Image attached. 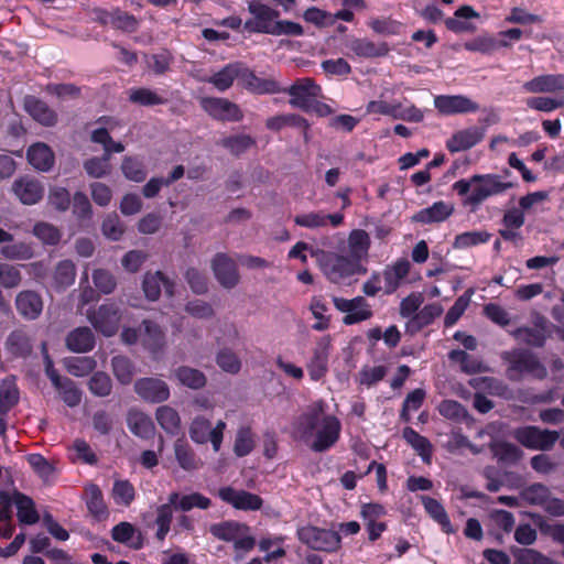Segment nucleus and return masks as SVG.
<instances>
[{
    "label": "nucleus",
    "instance_id": "obj_1",
    "mask_svg": "<svg viewBox=\"0 0 564 564\" xmlns=\"http://www.w3.org/2000/svg\"><path fill=\"white\" fill-rule=\"evenodd\" d=\"M512 187L509 182H502L498 174H475L469 178H460L453 184V189L459 196H466L465 204L478 206L487 198L505 193Z\"/></svg>",
    "mask_w": 564,
    "mask_h": 564
},
{
    "label": "nucleus",
    "instance_id": "obj_2",
    "mask_svg": "<svg viewBox=\"0 0 564 564\" xmlns=\"http://www.w3.org/2000/svg\"><path fill=\"white\" fill-rule=\"evenodd\" d=\"M502 359L508 364L507 376L512 381L520 380L523 375H531L539 380L547 376L545 366L529 349L518 348L506 351Z\"/></svg>",
    "mask_w": 564,
    "mask_h": 564
},
{
    "label": "nucleus",
    "instance_id": "obj_3",
    "mask_svg": "<svg viewBox=\"0 0 564 564\" xmlns=\"http://www.w3.org/2000/svg\"><path fill=\"white\" fill-rule=\"evenodd\" d=\"M514 440L528 449L551 451L560 438L557 431L540 429L535 425L517 427L513 432Z\"/></svg>",
    "mask_w": 564,
    "mask_h": 564
},
{
    "label": "nucleus",
    "instance_id": "obj_4",
    "mask_svg": "<svg viewBox=\"0 0 564 564\" xmlns=\"http://www.w3.org/2000/svg\"><path fill=\"white\" fill-rule=\"evenodd\" d=\"M296 534L297 539L312 550L332 553L340 547V536L333 530L305 525L299 528Z\"/></svg>",
    "mask_w": 564,
    "mask_h": 564
},
{
    "label": "nucleus",
    "instance_id": "obj_5",
    "mask_svg": "<svg viewBox=\"0 0 564 564\" xmlns=\"http://www.w3.org/2000/svg\"><path fill=\"white\" fill-rule=\"evenodd\" d=\"M282 93L291 97L289 104L293 108L308 112L310 104L322 97V87L313 78L302 77L297 78L290 87H283Z\"/></svg>",
    "mask_w": 564,
    "mask_h": 564
},
{
    "label": "nucleus",
    "instance_id": "obj_6",
    "mask_svg": "<svg viewBox=\"0 0 564 564\" xmlns=\"http://www.w3.org/2000/svg\"><path fill=\"white\" fill-rule=\"evenodd\" d=\"M87 317L97 332L106 337H111L118 332L121 310L115 302H107L97 310L88 312Z\"/></svg>",
    "mask_w": 564,
    "mask_h": 564
},
{
    "label": "nucleus",
    "instance_id": "obj_7",
    "mask_svg": "<svg viewBox=\"0 0 564 564\" xmlns=\"http://www.w3.org/2000/svg\"><path fill=\"white\" fill-rule=\"evenodd\" d=\"M248 11L252 14V18L245 22L243 29L249 33L270 34L272 24L280 17L278 10L258 0L248 3Z\"/></svg>",
    "mask_w": 564,
    "mask_h": 564
},
{
    "label": "nucleus",
    "instance_id": "obj_8",
    "mask_svg": "<svg viewBox=\"0 0 564 564\" xmlns=\"http://www.w3.org/2000/svg\"><path fill=\"white\" fill-rule=\"evenodd\" d=\"M200 107L213 119L221 122H239L243 119V111L239 105L220 97H204Z\"/></svg>",
    "mask_w": 564,
    "mask_h": 564
},
{
    "label": "nucleus",
    "instance_id": "obj_9",
    "mask_svg": "<svg viewBox=\"0 0 564 564\" xmlns=\"http://www.w3.org/2000/svg\"><path fill=\"white\" fill-rule=\"evenodd\" d=\"M336 310L346 313L343 317L345 325H355L372 317L373 313L370 305L364 296H356L347 300L339 296L333 297Z\"/></svg>",
    "mask_w": 564,
    "mask_h": 564
},
{
    "label": "nucleus",
    "instance_id": "obj_10",
    "mask_svg": "<svg viewBox=\"0 0 564 564\" xmlns=\"http://www.w3.org/2000/svg\"><path fill=\"white\" fill-rule=\"evenodd\" d=\"M341 423L333 414H327L322 420L319 430L316 431L315 438L311 444V449L315 453H323L332 448L339 440Z\"/></svg>",
    "mask_w": 564,
    "mask_h": 564
},
{
    "label": "nucleus",
    "instance_id": "obj_11",
    "mask_svg": "<svg viewBox=\"0 0 564 564\" xmlns=\"http://www.w3.org/2000/svg\"><path fill=\"white\" fill-rule=\"evenodd\" d=\"M218 497L237 510L258 511L263 507V499L259 495L243 489L237 490L231 486L219 488Z\"/></svg>",
    "mask_w": 564,
    "mask_h": 564
},
{
    "label": "nucleus",
    "instance_id": "obj_12",
    "mask_svg": "<svg viewBox=\"0 0 564 564\" xmlns=\"http://www.w3.org/2000/svg\"><path fill=\"white\" fill-rule=\"evenodd\" d=\"M435 109L443 116L474 113L479 105L464 95H438L434 98Z\"/></svg>",
    "mask_w": 564,
    "mask_h": 564
},
{
    "label": "nucleus",
    "instance_id": "obj_13",
    "mask_svg": "<svg viewBox=\"0 0 564 564\" xmlns=\"http://www.w3.org/2000/svg\"><path fill=\"white\" fill-rule=\"evenodd\" d=\"M239 83L245 89L254 95L281 94L283 87L274 78H261L256 73L241 63Z\"/></svg>",
    "mask_w": 564,
    "mask_h": 564
},
{
    "label": "nucleus",
    "instance_id": "obj_14",
    "mask_svg": "<svg viewBox=\"0 0 564 564\" xmlns=\"http://www.w3.org/2000/svg\"><path fill=\"white\" fill-rule=\"evenodd\" d=\"M212 270L216 280L225 289H234L240 282L237 264L227 253L218 252L214 256Z\"/></svg>",
    "mask_w": 564,
    "mask_h": 564
},
{
    "label": "nucleus",
    "instance_id": "obj_15",
    "mask_svg": "<svg viewBox=\"0 0 564 564\" xmlns=\"http://www.w3.org/2000/svg\"><path fill=\"white\" fill-rule=\"evenodd\" d=\"M12 192L23 205H35L43 198L45 188L40 180L24 175L13 182Z\"/></svg>",
    "mask_w": 564,
    "mask_h": 564
},
{
    "label": "nucleus",
    "instance_id": "obj_16",
    "mask_svg": "<svg viewBox=\"0 0 564 564\" xmlns=\"http://www.w3.org/2000/svg\"><path fill=\"white\" fill-rule=\"evenodd\" d=\"M135 393L150 403H161L170 398V388L158 378H140L134 382Z\"/></svg>",
    "mask_w": 564,
    "mask_h": 564
},
{
    "label": "nucleus",
    "instance_id": "obj_17",
    "mask_svg": "<svg viewBox=\"0 0 564 564\" xmlns=\"http://www.w3.org/2000/svg\"><path fill=\"white\" fill-rule=\"evenodd\" d=\"M142 289L149 301L159 300L162 289H164L167 296L174 295V282L160 270L144 274Z\"/></svg>",
    "mask_w": 564,
    "mask_h": 564
},
{
    "label": "nucleus",
    "instance_id": "obj_18",
    "mask_svg": "<svg viewBox=\"0 0 564 564\" xmlns=\"http://www.w3.org/2000/svg\"><path fill=\"white\" fill-rule=\"evenodd\" d=\"M485 137L484 128L469 127L455 132L447 141L446 149L451 153L466 151L477 145Z\"/></svg>",
    "mask_w": 564,
    "mask_h": 564
},
{
    "label": "nucleus",
    "instance_id": "obj_19",
    "mask_svg": "<svg viewBox=\"0 0 564 564\" xmlns=\"http://www.w3.org/2000/svg\"><path fill=\"white\" fill-rule=\"evenodd\" d=\"M530 94L564 93V74H543L525 82L522 86Z\"/></svg>",
    "mask_w": 564,
    "mask_h": 564
},
{
    "label": "nucleus",
    "instance_id": "obj_20",
    "mask_svg": "<svg viewBox=\"0 0 564 564\" xmlns=\"http://www.w3.org/2000/svg\"><path fill=\"white\" fill-rule=\"evenodd\" d=\"M24 108L36 122L44 127H53L57 123V112L37 97L26 96Z\"/></svg>",
    "mask_w": 564,
    "mask_h": 564
},
{
    "label": "nucleus",
    "instance_id": "obj_21",
    "mask_svg": "<svg viewBox=\"0 0 564 564\" xmlns=\"http://www.w3.org/2000/svg\"><path fill=\"white\" fill-rule=\"evenodd\" d=\"M294 223L300 227L310 229L325 227L329 223L332 227L336 228L343 225L344 215L341 213L324 214L323 212H311L296 215Z\"/></svg>",
    "mask_w": 564,
    "mask_h": 564
},
{
    "label": "nucleus",
    "instance_id": "obj_22",
    "mask_svg": "<svg viewBox=\"0 0 564 564\" xmlns=\"http://www.w3.org/2000/svg\"><path fill=\"white\" fill-rule=\"evenodd\" d=\"M454 213L452 204L444 200L433 203L432 206L422 208L412 216V221L417 224H434L445 221Z\"/></svg>",
    "mask_w": 564,
    "mask_h": 564
},
{
    "label": "nucleus",
    "instance_id": "obj_23",
    "mask_svg": "<svg viewBox=\"0 0 564 564\" xmlns=\"http://www.w3.org/2000/svg\"><path fill=\"white\" fill-rule=\"evenodd\" d=\"M96 339L93 330L87 326H79L70 330L65 338V346L69 351L83 354L94 349Z\"/></svg>",
    "mask_w": 564,
    "mask_h": 564
},
{
    "label": "nucleus",
    "instance_id": "obj_24",
    "mask_svg": "<svg viewBox=\"0 0 564 564\" xmlns=\"http://www.w3.org/2000/svg\"><path fill=\"white\" fill-rule=\"evenodd\" d=\"M17 311L26 319L37 318L43 310V301L34 291H21L15 297Z\"/></svg>",
    "mask_w": 564,
    "mask_h": 564
},
{
    "label": "nucleus",
    "instance_id": "obj_25",
    "mask_svg": "<svg viewBox=\"0 0 564 564\" xmlns=\"http://www.w3.org/2000/svg\"><path fill=\"white\" fill-rule=\"evenodd\" d=\"M83 499L89 513L98 521L105 520L109 516L107 505L104 500L101 489L96 484H89L85 487Z\"/></svg>",
    "mask_w": 564,
    "mask_h": 564
},
{
    "label": "nucleus",
    "instance_id": "obj_26",
    "mask_svg": "<svg viewBox=\"0 0 564 564\" xmlns=\"http://www.w3.org/2000/svg\"><path fill=\"white\" fill-rule=\"evenodd\" d=\"M26 156L29 163L42 172L50 171L55 163L54 152L47 144L43 142H36L32 144L28 149Z\"/></svg>",
    "mask_w": 564,
    "mask_h": 564
},
{
    "label": "nucleus",
    "instance_id": "obj_27",
    "mask_svg": "<svg viewBox=\"0 0 564 564\" xmlns=\"http://www.w3.org/2000/svg\"><path fill=\"white\" fill-rule=\"evenodd\" d=\"M6 348L14 358H26L32 354L33 341L25 330L15 329L8 336Z\"/></svg>",
    "mask_w": 564,
    "mask_h": 564
},
{
    "label": "nucleus",
    "instance_id": "obj_28",
    "mask_svg": "<svg viewBox=\"0 0 564 564\" xmlns=\"http://www.w3.org/2000/svg\"><path fill=\"white\" fill-rule=\"evenodd\" d=\"M325 408L326 403L323 400H317L300 416L299 424L303 436L313 435L316 429L322 425Z\"/></svg>",
    "mask_w": 564,
    "mask_h": 564
},
{
    "label": "nucleus",
    "instance_id": "obj_29",
    "mask_svg": "<svg viewBox=\"0 0 564 564\" xmlns=\"http://www.w3.org/2000/svg\"><path fill=\"white\" fill-rule=\"evenodd\" d=\"M347 47L358 57L375 58L386 56L389 47L386 43L376 44L368 39H352L347 43Z\"/></svg>",
    "mask_w": 564,
    "mask_h": 564
},
{
    "label": "nucleus",
    "instance_id": "obj_30",
    "mask_svg": "<svg viewBox=\"0 0 564 564\" xmlns=\"http://www.w3.org/2000/svg\"><path fill=\"white\" fill-rule=\"evenodd\" d=\"M479 13L471 6H462L455 13L454 18L445 19L444 23L447 30L454 33H464L474 31V25L470 22L462 21L460 19H478Z\"/></svg>",
    "mask_w": 564,
    "mask_h": 564
},
{
    "label": "nucleus",
    "instance_id": "obj_31",
    "mask_svg": "<svg viewBox=\"0 0 564 564\" xmlns=\"http://www.w3.org/2000/svg\"><path fill=\"white\" fill-rule=\"evenodd\" d=\"M13 501L18 509L17 517L21 524L32 525L39 522L40 516L32 498L20 491H14Z\"/></svg>",
    "mask_w": 564,
    "mask_h": 564
},
{
    "label": "nucleus",
    "instance_id": "obj_32",
    "mask_svg": "<svg viewBox=\"0 0 564 564\" xmlns=\"http://www.w3.org/2000/svg\"><path fill=\"white\" fill-rule=\"evenodd\" d=\"M240 69L241 62L229 63L210 76L207 82L217 90L226 91L232 86L235 79H240Z\"/></svg>",
    "mask_w": 564,
    "mask_h": 564
},
{
    "label": "nucleus",
    "instance_id": "obj_33",
    "mask_svg": "<svg viewBox=\"0 0 564 564\" xmlns=\"http://www.w3.org/2000/svg\"><path fill=\"white\" fill-rule=\"evenodd\" d=\"M174 454L180 467L186 471L198 469L203 463L194 449L184 438H177L174 443Z\"/></svg>",
    "mask_w": 564,
    "mask_h": 564
},
{
    "label": "nucleus",
    "instance_id": "obj_34",
    "mask_svg": "<svg viewBox=\"0 0 564 564\" xmlns=\"http://www.w3.org/2000/svg\"><path fill=\"white\" fill-rule=\"evenodd\" d=\"M410 267L406 259H399L391 268L384 270V292L387 294H391L400 288L402 280L409 274Z\"/></svg>",
    "mask_w": 564,
    "mask_h": 564
},
{
    "label": "nucleus",
    "instance_id": "obj_35",
    "mask_svg": "<svg viewBox=\"0 0 564 564\" xmlns=\"http://www.w3.org/2000/svg\"><path fill=\"white\" fill-rule=\"evenodd\" d=\"M178 500V494L173 492L169 497V503L161 505L156 509V519L155 523L158 525V531L155 533V536L159 541H164L167 533L170 532L171 522L173 519V508L172 506H175Z\"/></svg>",
    "mask_w": 564,
    "mask_h": 564
},
{
    "label": "nucleus",
    "instance_id": "obj_36",
    "mask_svg": "<svg viewBox=\"0 0 564 564\" xmlns=\"http://www.w3.org/2000/svg\"><path fill=\"white\" fill-rule=\"evenodd\" d=\"M442 313L443 308L440 304H426L410 318V321L406 323V329L411 333L419 332L422 328L431 325Z\"/></svg>",
    "mask_w": 564,
    "mask_h": 564
},
{
    "label": "nucleus",
    "instance_id": "obj_37",
    "mask_svg": "<svg viewBox=\"0 0 564 564\" xmlns=\"http://www.w3.org/2000/svg\"><path fill=\"white\" fill-rule=\"evenodd\" d=\"M20 400L15 377H7L0 383V414L7 415Z\"/></svg>",
    "mask_w": 564,
    "mask_h": 564
},
{
    "label": "nucleus",
    "instance_id": "obj_38",
    "mask_svg": "<svg viewBox=\"0 0 564 564\" xmlns=\"http://www.w3.org/2000/svg\"><path fill=\"white\" fill-rule=\"evenodd\" d=\"M111 538L118 543L129 545L134 550L142 547V535L137 532L135 528L130 522H120L111 529Z\"/></svg>",
    "mask_w": 564,
    "mask_h": 564
},
{
    "label": "nucleus",
    "instance_id": "obj_39",
    "mask_svg": "<svg viewBox=\"0 0 564 564\" xmlns=\"http://www.w3.org/2000/svg\"><path fill=\"white\" fill-rule=\"evenodd\" d=\"M142 325L144 329L141 335L142 345L153 354L160 351L165 344L163 330L156 323L149 319H144Z\"/></svg>",
    "mask_w": 564,
    "mask_h": 564
},
{
    "label": "nucleus",
    "instance_id": "obj_40",
    "mask_svg": "<svg viewBox=\"0 0 564 564\" xmlns=\"http://www.w3.org/2000/svg\"><path fill=\"white\" fill-rule=\"evenodd\" d=\"M127 424L131 433L141 438H150L154 434L155 427L152 419L142 412L129 411Z\"/></svg>",
    "mask_w": 564,
    "mask_h": 564
},
{
    "label": "nucleus",
    "instance_id": "obj_41",
    "mask_svg": "<svg viewBox=\"0 0 564 564\" xmlns=\"http://www.w3.org/2000/svg\"><path fill=\"white\" fill-rule=\"evenodd\" d=\"M354 267V262L347 257L334 256L325 263V272L333 282H337L352 275L355 273Z\"/></svg>",
    "mask_w": 564,
    "mask_h": 564
},
{
    "label": "nucleus",
    "instance_id": "obj_42",
    "mask_svg": "<svg viewBox=\"0 0 564 564\" xmlns=\"http://www.w3.org/2000/svg\"><path fill=\"white\" fill-rule=\"evenodd\" d=\"M257 141L250 134H232L218 141V145L226 149L231 155L239 158L249 149L254 147Z\"/></svg>",
    "mask_w": 564,
    "mask_h": 564
},
{
    "label": "nucleus",
    "instance_id": "obj_43",
    "mask_svg": "<svg viewBox=\"0 0 564 564\" xmlns=\"http://www.w3.org/2000/svg\"><path fill=\"white\" fill-rule=\"evenodd\" d=\"M421 501L426 513L442 527V530L445 533H452V523L443 505L429 496H421Z\"/></svg>",
    "mask_w": 564,
    "mask_h": 564
},
{
    "label": "nucleus",
    "instance_id": "obj_44",
    "mask_svg": "<svg viewBox=\"0 0 564 564\" xmlns=\"http://www.w3.org/2000/svg\"><path fill=\"white\" fill-rule=\"evenodd\" d=\"M174 376L182 386L192 390H199L204 388L207 382L203 371L188 366H180L176 368Z\"/></svg>",
    "mask_w": 564,
    "mask_h": 564
},
{
    "label": "nucleus",
    "instance_id": "obj_45",
    "mask_svg": "<svg viewBox=\"0 0 564 564\" xmlns=\"http://www.w3.org/2000/svg\"><path fill=\"white\" fill-rule=\"evenodd\" d=\"M402 436L406 443L410 444L412 448L417 453V455L421 456L423 462H431L432 444L425 436L419 434L414 429L410 426L403 429Z\"/></svg>",
    "mask_w": 564,
    "mask_h": 564
},
{
    "label": "nucleus",
    "instance_id": "obj_46",
    "mask_svg": "<svg viewBox=\"0 0 564 564\" xmlns=\"http://www.w3.org/2000/svg\"><path fill=\"white\" fill-rule=\"evenodd\" d=\"M489 447L498 462L503 464H516L523 456V452L517 445L509 442H491Z\"/></svg>",
    "mask_w": 564,
    "mask_h": 564
},
{
    "label": "nucleus",
    "instance_id": "obj_47",
    "mask_svg": "<svg viewBox=\"0 0 564 564\" xmlns=\"http://www.w3.org/2000/svg\"><path fill=\"white\" fill-rule=\"evenodd\" d=\"M155 419L159 425L171 435H177L181 431V417L178 412L169 406L161 405L156 409Z\"/></svg>",
    "mask_w": 564,
    "mask_h": 564
},
{
    "label": "nucleus",
    "instance_id": "obj_48",
    "mask_svg": "<svg viewBox=\"0 0 564 564\" xmlns=\"http://www.w3.org/2000/svg\"><path fill=\"white\" fill-rule=\"evenodd\" d=\"M328 370V351L326 346L319 345L314 349L313 357L307 364L311 380H321Z\"/></svg>",
    "mask_w": 564,
    "mask_h": 564
},
{
    "label": "nucleus",
    "instance_id": "obj_49",
    "mask_svg": "<svg viewBox=\"0 0 564 564\" xmlns=\"http://www.w3.org/2000/svg\"><path fill=\"white\" fill-rule=\"evenodd\" d=\"M513 337L527 344L528 346L542 348L546 341V334L544 327H518L513 333Z\"/></svg>",
    "mask_w": 564,
    "mask_h": 564
},
{
    "label": "nucleus",
    "instance_id": "obj_50",
    "mask_svg": "<svg viewBox=\"0 0 564 564\" xmlns=\"http://www.w3.org/2000/svg\"><path fill=\"white\" fill-rule=\"evenodd\" d=\"M76 267L72 260H62L54 270L53 280L57 290H65L75 282Z\"/></svg>",
    "mask_w": 564,
    "mask_h": 564
},
{
    "label": "nucleus",
    "instance_id": "obj_51",
    "mask_svg": "<svg viewBox=\"0 0 564 564\" xmlns=\"http://www.w3.org/2000/svg\"><path fill=\"white\" fill-rule=\"evenodd\" d=\"M111 368L116 379L121 384L131 383L134 376V365L127 356L118 355L111 359Z\"/></svg>",
    "mask_w": 564,
    "mask_h": 564
},
{
    "label": "nucleus",
    "instance_id": "obj_52",
    "mask_svg": "<svg viewBox=\"0 0 564 564\" xmlns=\"http://www.w3.org/2000/svg\"><path fill=\"white\" fill-rule=\"evenodd\" d=\"M129 101L143 107H152L164 105L167 100L150 88L139 87L130 90Z\"/></svg>",
    "mask_w": 564,
    "mask_h": 564
},
{
    "label": "nucleus",
    "instance_id": "obj_53",
    "mask_svg": "<svg viewBox=\"0 0 564 564\" xmlns=\"http://www.w3.org/2000/svg\"><path fill=\"white\" fill-rule=\"evenodd\" d=\"M66 370L75 377H84L93 372L97 366L93 357H69L64 361Z\"/></svg>",
    "mask_w": 564,
    "mask_h": 564
},
{
    "label": "nucleus",
    "instance_id": "obj_54",
    "mask_svg": "<svg viewBox=\"0 0 564 564\" xmlns=\"http://www.w3.org/2000/svg\"><path fill=\"white\" fill-rule=\"evenodd\" d=\"M371 245L368 232L364 229H354L348 236V246L352 256L361 258L369 251Z\"/></svg>",
    "mask_w": 564,
    "mask_h": 564
},
{
    "label": "nucleus",
    "instance_id": "obj_55",
    "mask_svg": "<svg viewBox=\"0 0 564 564\" xmlns=\"http://www.w3.org/2000/svg\"><path fill=\"white\" fill-rule=\"evenodd\" d=\"M111 14H112L111 26L113 29L120 30V31L127 32V33H133L138 30L139 21L133 14H130V13L121 10L120 8H113L111 10Z\"/></svg>",
    "mask_w": 564,
    "mask_h": 564
},
{
    "label": "nucleus",
    "instance_id": "obj_56",
    "mask_svg": "<svg viewBox=\"0 0 564 564\" xmlns=\"http://www.w3.org/2000/svg\"><path fill=\"white\" fill-rule=\"evenodd\" d=\"M310 310L313 316L317 319L312 325L314 330L323 332L329 328L330 317L324 313L327 312L328 307L322 296H313L310 304Z\"/></svg>",
    "mask_w": 564,
    "mask_h": 564
},
{
    "label": "nucleus",
    "instance_id": "obj_57",
    "mask_svg": "<svg viewBox=\"0 0 564 564\" xmlns=\"http://www.w3.org/2000/svg\"><path fill=\"white\" fill-rule=\"evenodd\" d=\"M121 171L126 178L132 182H143L147 177L144 164L137 158L124 156L121 163Z\"/></svg>",
    "mask_w": 564,
    "mask_h": 564
},
{
    "label": "nucleus",
    "instance_id": "obj_58",
    "mask_svg": "<svg viewBox=\"0 0 564 564\" xmlns=\"http://www.w3.org/2000/svg\"><path fill=\"white\" fill-rule=\"evenodd\" d=\"M491 235L487 231H465L457 235L454 239L455 249H466L489 241Z\"/></svg>",
    "mask_w": 564,
    "mask_h": 564
},
{
    "label": "nucleus",
    "instance_id": "obj_59",
    "mask_svg": "<svg viewBox=\"0 0 564 564\" xmlns=\"http://www.w3.org/2000/svg\"><path fill=\"white\" fill-rule=\"evenodd\" d=\"M33 235L48 246H56L62 239L59 229L45 221H40L34 225Z\"/></svg>",
    "mask_w": 564,
    "mask_h": 564
},
{
    "label": "nucleus",
    "instance_id": "obj_60",
    "mask_svg": "<svg viewBox=\"0 0 564 564\" xmlns=\"http://www.w3.org/2000/svg\"><path fill=\"white\" fill-rule=\"evenodd\" d=\"M89 391L96 397H108L112 391V381L104 371H96L88 381Z\"/></svg>",
    "mask_w": 564,
    "mask_h": 564
},
{
    "label": "nucleus",
    "instance_id": "obj_61",
    "mask_svg": "<svg viewBox=\"0 0 564 564\" xmlns=\"http://www.w3.org/2000/svg\"><path fill=\"white\" fill-rule=\"evenodd\" d=\"M58 391L63 402L69 406L75 408L82 401V391L76 387V383L67 377H64V381L58 387H55Z\"/></svg>",
    "mask_w": 564,
    "mask_h": 564
},
{
    "label": "nucleus",
    "instance_id": "obj_62",
    "mask_svg": "<svg viewBox=\"0 0 564 564\" xmlns=\"http://www.w3.org/2000/svg\"><path fill=\"white\" fill-rule=\"evenodd\" d=\"M112 498L117 505L129 507L135 498V489L127 479L116 480L112 487Z\"/></svg>",
    "mask_w": 564,
    "mask_h": 564
},
{
    "label": "nucleus",
    "instance_id": "obj_63",
    "mask_svg": "<svg viewBox=\"0 0 564 564\" xmlns=\"http://www.w3.org/2000/svg\"><path fill=\"white\" fill-rule=\"evenodd\" d=\"M0 253L8 260H30L34 256L33 248L22 241L3 246Z\"/></svg>",
    "mask_w": 564,
    "mask_h": 564
},
{
    "label": "nucleus",
    "instance_id": "obj_64",
    "mask_svg": "<svg viewBox=\"0 0 564 564\" xmlns=\"http://www.w3.org/2000/svg\"><path fill=\"white\" fill-rule=\"evenodd\" d=\"M212 422L204 416H196L189 425V437L196 444H206L208 442Z\"/></svg>",
    "mask_w": 564,
    "mask_h": 564
}]
</instances>
